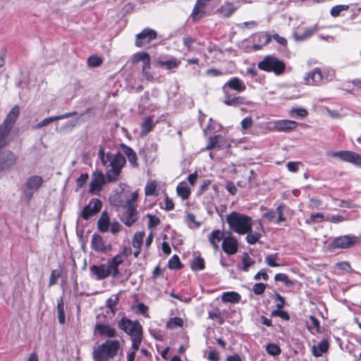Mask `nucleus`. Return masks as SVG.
I'll return each mask as SVG.
<instances>
[{"label":"nucleus","mask_w":361,"mask_h":361,"mask_svg":"<svg viewBox=\"0 0 361 361\" xmlns=\"http://www.w3.org/2000/svg\"><path fill=\"white\" fill-rule=\"evenodd\" d=\"M349 8L348 5H336L331 8L330 14L333 17H338L342 11H347Z\"/></svg>","instance_id":"obj_49"},{"label":"nucleus","mask_w":361,"mask_h":361,"mask_svg":"<svg viewBox=\"0 0 361 361\" xmlns=\"http://www.w3.org/2000/svg\"><path fill=\"white\" fill-rule=\"evenodd\" d=\"M209 318L216 321L219 324H222L224 322V319L221 316V311L219 308H214L208 312Z\"/></svg>","instance_id":"obj_43"},{"label":"nucleus","mask_w":361,"mask_h":361,"mask_svg":"<svg viewBox=\"0 0 361 361\" xmlns=\"http://www.w3.org/2000/svg\"><path fill=\"white\" fill-rule=\"evenodd\" d=\"M96 213L93 212V210L90 208V207L87 204L85 206L82 211L81 212V216L85 219L87 220L90 217H92L93 215H94Z\"/></svg>","instance_id":"obj_57"},{"label":"nucleus","mask_w":361,"mask_h":361,"mask_svg":"<svg viewBox=\"0 0 361 361\" xmlns=\"http://www.w3.org/2000/svg\"><path fill=\"white\" fill-rule=\"evenodd\" d=\"M142 75L149 81H152L154 79L153 75L150 72V63L147 61L145 64L142 65Z\"/></svg>","instance_id":"obj_51"},{"label":"nucleus","mask_w":361,"mask_h":361,"mask_svg":"<svg viewBox=\"0 0 361 361\" xmlns=\"http://www.w3.org/2000/svg\"><path fill=\"white\" fill-rule=\"evenodd\" d=\"M75 114H76V112L73 111V112H71V113H66L64 114L59 115V116L48 117V118H46L44 120H42L41 122H39V123H37L36 125L33 126L32 127V128L33 130L40 129V128H42L44 126H48L49 124H50L51 123H52L54 121H59V120L67 118L73 116H74Z\"/></svg>","instance_id":"obj_20"},{"label":"nucleus","mask_w":361,"mask_h":361,"mask_svg":"<svg viewBox=\"0 0 361 361\" xmlns=\"http://www.w3.org/2000/svg\"><path fill=\"white\" fill-rule=\"evenodd\" d=\"M147 217L148 218V220H149V221H148V226L149 228L156 227L160 223L159 219L157 216H154V215L147 214Z\"/></svg>","instance_id":"obj_59"},{"label":"nucleus","mask_w":361,"mask_h":361,"mask_svg":"<svg viewBox=\"0 0 361 361\" xmlns=\"http://www.w3.org/2000/svg\"><path fill=\"white\" fill-rule=\"evenodd\" d=\"M265 289L266 285L263 283H257L252 287V290L256 295H262Z\"/></svg>","instance_id":"obj_60"},{"label":"nucleus","mask_w":361,"mask_h":361,"mask_svg":"<svg viewBox=\"0 0 361 361\" xmlns=\"http://www.w3.org/2000/svg\"><path fill=\"white\" fill-rule=\"evenodd\" d=\"M154 126V123L152 117L148 116L145 118L144 121L141 126L140 135L142 136H145L153 129Z\"/></svg>","instance_id":"obj_32"},{"label":"nucleus","mask_w":361,"mask_h":361,"mask_svg":"<svg viewBox=\"0 0 361 361\" xmlns=\"http://www.w3.org/2000/svg\"><path fill=\"white\" fill-rule=\"evenodd\" d=\"M329 349V342L326 339H323L317 345L312 347V354L315 357H319L323 353H326Z\"/></svg>","instance_id":"obj_29"},{"label":"nucleus","mask_w":361,"mask_h":361,"mask_svg":"<svg viewBox=\"0 0 361 361\" xmlns=\"http://www.w3.org/2000/svg\"><path fill=\"white\" fill-rule=\"evenodd\" d=\"M118 326L130 336L132 348L137 350L142 339V328L140 323L123 317L118 322Z\"/></svg>","instance_id":"obj_3"},{"label":"nucleus","mask_w":361,"mask_h":361,"mask_svg":"<svg viewBox=\"0 0 361 361\" xmlns=\"http://www.w3.org/2000/svg\"><path fill=\"white\" fill-rule=\"evenodd\" d=\"M20 114V108L18 105L14 106L7 114L2 125H5L12 129L16 119Z\"/></svg>","instance_id":"obj_24"},{"label":"nucleus","mask_w":361,"mask_h":361,"mask_svg":"<svg viewBox=\"0 0 361 361\" xmlns=\"http://www.w3.org/2000/svg\"><path fill=\"white\" fill-rule=\"evenodd\" d=\"M274 279L276 281H281L286 286L293 284V282L290 281L288 276L285 274H276L274 276Z\"/></svg>","instance_id":"obj_55"},{"label":"nucleus","mask_w":361,"mask_h":361,"mask_svg":"<svg viewBox=\"0 0 361 361\" xmlns=\"http://www.w3.org/2000/svg\"><path fill=\"white\" fill-rule=\"evenodd\" d=\"M177 194L180 196L183 200H187L189 198L191 191L188 188L187 183L181 182L180 183L176 188Z\"/></svg>","instance_id":"obj_33"},{"label":"nucleus","mask_w":361,"mask_h":361,"mask_svg":"<svg viewBox=\"0 0 361 361\" xmlns=\"http://www.w3.org/2000/svg\"><path fill=\"white\" fill-rule=\"evenodd\" d=\"M326 156L329 157L338 158L341 160L361 166V155L351 151L341 150L338 152L329 151Z\"/></svg>","instance_id":"obj_7"},{"label":"nucleus","mask_w":361,"mask_h":361,"mask_svg":"<svg viewBox=\"0 0 361 361\" xmlns=\"http://www.w3.org/2000/svg\"><path fill=\"white\" fill-rule=\"evenodd\" d=\"M124 262L122 255H116L109 258L106 265L113 278H117L120 275L118 267Z\"/></svg>","instance_id":"obj_15"},{"label":"nucleus","mask_w":361,"mask_h":361,"mask_svg":"<svg viewBox=\"0 0 361 361\" xmlns=\"http://www.w3.org/2000/svg\"><path fill=\"white\" fill-rule=\"evenodd\" d=\"M91 276L97 281H101L111 276L106 264H101L99 265H92L90 267Z\"/></svg>","instance_id":"obj_13"},{"label":"nucleus","mask_w":361,"mask_h":361,"mask_svg":"<svg viewBox=\"0 0 361 361\" xmlns=\"http://www.w3.org/2000/svg\"><path fill=\"white\" fill-rule=\"evenodd\" d=\"M94 331L95 333L108 338H114L117 335L116 329L106 324L97 323L94 326Z\"/></svg>","instance_id":"obj_19"},{"label":"nucleus","mask_w":361,"mask_h":361,"mask_svg":"<svg viewBox=\"0 0 361 361\" xmlns=\"http://www.w3.org/2000/svg\"><path fill=\"white\" fill-rule=\"evenodd\" d=\"M274 302L278 309H282L285 304L283 298L277 293L274 295Z\"/></svg>","instance_id":"obj_62"},{"label":"nucleus","mask_w":361,"mask_h":361,"mask_svg":"<svg viewBox=\"0 0 361 361\" xmlns=\"http://www.w3.org/2000/svg\"><path fill=\"white\" fill-rule=\"evenodd\" d=\"M226 145L224 137L221 135H217L210 137L209 143L205 147L206 150H211L214 148H223Z\"/></svg>","instance_id":"obj_26"},{"label":"nucleus","mask_w":361,"mask_h":361,"mask_svg":"<svg viewBox=\"0 0 361 361\" xmlns=\"http://www.w3.org/2000/svg\"><path fill=\"white\" fill-rule=\"evenodd\" d=\"M11 128L5 125L0 126V147H3L8 142V135Z\"/></svg>","instance_id":"obj_35"},{"label":"nucleus","mask_w":361,"mask_h":361,"mask_svg":"<svg viewBox=\"0 0 361 361\" xmlns=\"http://www.w3.org/2000/svg\"><path fill=\"white\" fill-rule=\"evenodd\" d=\"M224 233L219 229L214 230L209 235V241L215 250H219V243L224 240Z\"/></svg>","instance_id":"obj_27"},{"label":"nucleus","mask_w":361,"mask_h":361,"mask_svg":"<svg viewBox=\"0 0 361 361\" xmlns=\"http://www.w3.org/2000/svg\"><path fill=\"white\" fill-rule=\"evenodd\" d=\"M277 260H279V255L277 253L268 255L264 259L266 264L271 267L280 266V264L276 262Z\"/></svg>","instance_id":"obj_47"},{"label":"nucleus","mask_w":361,"mask_h":361,"mask_svg":"<svg viewBox=\"0 0 361 361\" xmlns=\"http://www.w3.org/2000/svg\"><path fill=\"white\" fill-rule=\"evenodd\" d=\"M144 237H145L144 232L141 231V232L135 233L134 234L133 241H132L133 247L135 249H140V247L142 245Z\"/></svg>","instance_id":"obj_42"},{"label":"nucleus","mask_w":361,"mask_h":361,"mask_svg":"<svg viewBox=\"0 0 361 361\" xmlns=\"http://www.w3.org/2000/svg\"><path fill=\"white\" fill-rule=\"evenodd\" d=\"M263 231L264 230L262 224L259 222L258 226L256 227L255 230L253 231L251 228L250 230L247 233H246L247 243L250 245L255 244L262 237Z\"/></svg>","instance_id":"obj_22"},{"label":"nucleus","mask_w":361,"mask_h":361,"mask_svg":"<svg viewBox=\"0 0 361 361\" xmlns=\"http://www.w3.org/2000/svg\"><path fill=\"white\" fill-rule=\"evenodd\" d=\"M298 123L291 120H279L274 122V127L278 131L288 132L295 129Z\"/></svg>","instance_id":"obj_21"},{"label":"nucleus","mask_w":361,"mask_h":361,"mask_svg":"<svg viewBox=\"0 0 361 361\" xmlns=\"http://www.w3.org/2000/svg\"><path fill=\"white\" fill-rule=\"evenodd\" d=\"M126 209V214H123V221L126 225L130 226L136 221L137 211L135 208L130 207Z\"/></svg>","instance_id":"obj_30"},{"label":"nucleus","mask_w":361,"mask_h":361,"mask_svg":"<svg viewBox=\"0 0 361 361\" xmlns=\"http://www.w3.org/2000/svg\"><path fill=\"white\" fill-rule=\"evenodd\" d=\"M266 351L268 354L276 356L279 355L281 350L279 345L274 343H269L266 346Z\"/></svg>","instance_id":"obj_50"},{"label":"nucleus","mask_w":361,"mask_h":361,"mask_svg":"<svg viewBox=\"0 0 361 361\" xmlns=\"http://www.w3.org/2000/svg\"><path fill=\"white\" fill-rule=\"evenodd\" d=\"M134 61H136V62L142 61H143V64H145L147 61L150 63L149 56L146 52L137 53L135 55Z\"/></svg>","instance_id":"obj_56"},{"label":"nucleus","mask_w":361,"mask_h":361,"mask_svg":"<svg viewBox=\"0 0 361 361\" xmlns=\"http://www.w3.org/2000/svg\"><path fill=\"white\" fill-rule=\"evenodd\" d=\"M207 6V4L204 3L200 0H197L196 1V4L193 8L192 12L190 16V17L192 18V20H197L204 16L205 8Z\"/></svg>","instance_id":"obj_25"},{"label":"nucleus","mask_w":361,"mask_h":361,"mask_svg":"<svg viewBox=\"0 0 361 361\" xmlns=\"http://www.w3.org/2000/svg\"><path fill=\"white\" fill-rule=\"evenodd\" d=\"M259 42L264 40V45H267L270 43L271 39L273 38V35H271L269 32H261L257 35Z\"/></svg>","instance_id":"obj_58"},{"label":"nucleus","mask_w":361,"mask_h":361,"mask_svg":"<svg viewBox=\"0 0 361 361\" xmlns=\"http://www.w3.org/2000/svg\"><path fill=\"white\" fill-rule=\"evenodd\" d=\"M157 63L160 66H164L166 67V68L171 70L178 67L180 64V61L175 58H171L166 61L158 60Z\"/></svg>","instance_id":"obj_38"},{"label":"nucleus","mask_w":361,"mask_h":361,"mask_svg":"<svg viewBox=\"0 0 361 361\" xmlns=\"http://www.w3.org/2000/svg\"><path fill=\"white\" fill-rule=\"evenodd\" d=\"M221 247L226 254L233 255L238 252V240L233 236H226L223 240Z\"/></svg>","instance_id":"obj_16"},{"label":"nucleus","mask_w":361,"mask_h":361,"mask_svg":"<svg viewBox=\"0 0 361 361\" xmlns=\"http://www.w3.org/2000/svg\"><path fill=\"white\" fill-rule=\"evenodd\" d=\"M105 183V177L102 172H94L90 183L89 192L97 194L101 191Z\"/></svg>","instance_id":"obj_14"},{"label":"nucleus","mask_w":361,"mask_h":361,"mask_svg":"<svg viewBox=\"0 0 361 361\" xmlns=\"http://www.w3.org/2000/svg\"><path fill=\"white\" fill-rule=\"evenodd\" d=\"M122 353L121 341L117 339H108L94 348V361H109Z\"/></svg>","instance_id":"obj_2"},{"label":"nucleus","mask_w":361,"mask_h":361,"mask_svg":"<svg viewBox=\"0 0 361 361\" xmlns=\"http://www.w3.org/2000/svg\"><path fill=\"white\" fill-rule=\"evenodd\" d=\"M226 87L238 92H243L246 90V85L243 80L237 77H233L228 80L222 87L224 93H228Z\"/></svg>","instance_id":"obj_17"},{"label":"nucleus","mask_w":361,"mask_h":361,"mask_svg":"<svg viewBox=\"0 0 361 361\" xmlns=\"http://www.w3.org/2000/svg\"><path fill=\"white\" fill-rule=\"evenodd\" d=\"M359 237L354 235H344L334 238L329 244L332 249H347L359 243Z\"/></svg>","instance_id":"obj_6"},{"label":"nucleus","mask_w":361,"mask_h":361,"mask_svg":"<svg viewBox=\"0 0 361 361\" xmlns=\"http://www.w3.org/2000/svg\"><path fill=\"white\" fill-rule=\"evenodd\" d=\"M168 267L170 269H178L182 267L181 262L178 255H173L168 262Z\"/></svg>","instance_id":"obj_48"},{"label":"nucleus","mask_w":361,"mask_h":361,"mask_svg":"<svg viewBox=\"0 0 361 361\" xmlns=\"http://www.w3.org/2000/svg\"><path fill=\"white\" fill-rule=\"evenodd\" d=\"M224 103L227 106H238L240 105H250L252 102L249 101L245 97L234 96L229 93H225Z\"/></svg>","instance_id":"obj_18"},{"label":"nucleus","mask_w":361,"mask_h":361,"mask_svg":"<svg viewBox=\"0 0 361 361\" xmlns=\"http://www.w3.org/2000/svg\"><path fill=\"white\" fill-rule=\"evenodd\" d=\"M16 155L10 151L0 153V173L11 169L16 164Z\"/></svg>","instance_id":"obj_10"},{"label":"nucleus","mask_w":361,"mask_h":361,"mask_svg":"<svg viewBox=\"0 0 361 361\" xmlns=\"http://www.w3.org/2000/svg\"><path fill=\"white\" fill-rule=\"evenodd\" d=\"M121 148L123 154L127 157L129 163L133 167H137L138 166L137 162V154L130 147L122 144Z\"/></svg>","instance_id":"obj_28"},{"label":"nucleus","mask_w":361,"mask_h":361,"mask_svg":"<svg viewBox=\"0 0 361 361\" xmlns=\"http://www.w3.org/2000/svg\"><path fill=\"white\" fill-rule=\"evenodd\" d=\"M88 205L93 210V212H94L97 214L100 211L102 206V203L99 199L94 198L90 202Z\"/></svg>","instance_id":"obj_54"},{"label":"nucleus","mask_w":361,"mask_h":361,"mask_svg":"<svg viewBox=\"0 0 361 361\" xmlns=\"http://www.w3.org/2000/svg\"><path fill=\"white\" fill-rule=\"evenodd\" d=\"M255 260L250 257V255L245 252L242 257V270L243 271H247L249 268L255 264Z\"/></svg>","instance_id":"obj_44"},{"label":"nucleus","mask_w":361,"mask_h":361,"mask_svg":"<svg viewBox=\"0 0 361 361\" xmlns=\"http://www.w3.org/2000/svg\"><path fill=\"white\" fill-rule=\"evenodd\" d=\"M43 183V178L39 176L29 177L24 185V193L30 200L35 192L37 191Z\"/></svg>","instance_id":"obj_8"},{"label":"nucleus","mask_w":361,"mask_h":361,"mask_svg":"<svg viewBox=\"0 0 361 361\" xmlns=\"http://www.w3.org/2000/svg\"><path fill=\"white\" fill-rule=\"evenodd\" d=\"M110 221L108 214L106 212H103L97 221L98 229L101 232H106L109 229Z\"/></svg>","instance_id":"obj_31"},{"label":"nucleus","mask_w":361,"mask_h":361,"mask_svg":"<svg viewBox=\"0 0 361 361\" xmlns=\"http://www.w3.org/2000/svg\"><path fill=\"white\" fill-rule=\"evenodd\" d=\"M57 317L59 322L63 324L66 322L64 302L62 297L57 299Z\"/></svg>","instance_id":"obj_36"},{"label":"nucleus","mask_w":361,"mask_h":361,"mask_svg":"<svg viewBox=\"0 0 361 361\" xmlns=\"http://www.w3.org/2000/svg\"><path fill=\"white\" fill-rule=\"evenodd\" d=\"M99 157L102 164L105 166H111V169L106 173L109 181H116L121 173L122 168L126 164V159L121 153L105 154L103 147L99 149Z\"/></svg>","instance_id":"obj_1"},{"label":"nucleus","mask_w":361,"mask_h":361,"mask_svg":"<svg viewBox=\"0 0 361 361\" xmlns=\"http://www.w3.org/2000/svg\"><path fill=\"white\" fill-rule=\"evenodd\" d=\"M236 8L230 2H225L219 9L218 12L224 17H229Z\"/></svg>","instance_id":"obj_37"},{"label":"nucleus","mask_w":361,"mask_h":361,"mask_svg":"<svg viewBox=\"0 0 361 361\" xmlns=\"http://www.w3.org/2000/svg\"><path fill=\"white\" fill-rule=\"evenodd\" d=\"M90 243L92 249L101 254H107L113 248L111 243H106L103 238L97 233L92 235Z\"/></svg>","instance_id":"obj_9"},{"label":"nucleus","mask_w":361,"mask_h":361,"mask_svg":"<svg viewBox=\"0 0 361 361\" xmlns=\"http://www.w3.org/2000/svg\"><path fill=\"white\" fill-rule=\"evenodd\" d=\"M258 68L262 71L274 72L276 75H280L283 73L286 66L283 61L276 57L267 56L258 63Z\"/></svg>","instance_id":"obj_5"},{"label":"nucleus","mask_w":361,"mask_h":361,"mask_svg":"<svg viewBox=\"0 0 361 361\" xmlns=\"http://www.w3.org/2000/svg\"><path fill=\"white\" fill-rule=\"evenodd\" d=\"M323 221H326V218L322 213H314L312 214L309 219L306 220L307 224H312L314 223H320Z\"/></svg>","instance_id":"obj_46"},{"label":"nucleus","mask_w":361,"mask_h":361,"mask_svg":"<svg viewBox=\"0 0 361 361\" xmlns=\"http://www.w3.org/2000/svg\"><path fill=\"white\" fill-rule=\"evenodd\" d=\"M190 267L194 271H200L204 269V260L201 257H197L190 261Z\"/></svg>","instance_id":"obj_40"},{"label":"nucleus","mask_w":361,"mask_h":361,"mask_svg":"<svg viewBox=\"0 0 361 361\" xmlns=\"http://www.w3.org/2000/svg\"><path fill=\"white\" fill-rule=\"evenodd\" d=\"M221 300L224 302L237 303L240 300V295L236 292H225L223 293Z\"/></svg>","instance_id":"obj_34"},{"label":"nucleus","mask_w":361,"mask_h":361,"mask_svg":"<svg viewBox=\"0 0 361 361\" xmlns=\"http://www.w3.org/2000/svg\"><path fill=\"white\" fill-rule=\"evenodd\" d=\"M183 320L179 317H173L167 322V327L169 329H175L183 326Z\"/></svg>","instance_id":"obj_52"},{"label":"nucleus","mask_w":361,"mask_h":361,"mask_svg":"<svg viewBox=\"0 0 361 361\" xmlns=\"http://www.w3.org/2000/svg\"><path fill=\"white\" fill-rule=\"evenodd\" d=\"M157 33L154 30L145 28L136 35L135 46L142 47L157 38Z\"/></svg>","instance_id":"obj_12"},{"label":"nucleus","mask_w":361,"mask_h":361,"mask_svg":"<svg viewBox=\"0 0 361 361\" xmlns=\"http://www.w3.org/2000/svg\"><path fill=\"white\" fill-rule=\"evenodd\" d=\"M138 197V193L133 192L131 194V197L126 201V208H135L134 203Z\"/></svg>","instance_id":"obj_63"},{"label":"nucleus","mask_w":361,"mask_h":361,"mask_svg":"<svg viewBox=\"0 0 361 361\" xmlns=\"http://www.w3.org/2000/svg\"><path fill=\"white\" fill-rule=\"evenodd\" d=\"M310 324L308 325V329L312 334L320 333V324L319 320L314 316L310 317Z\"/></svg>","instance_id":"obj_41"},{"label":"nucleus","mask_w":361,"mask_h":361,"mask_svg":"<svg viewBox=\"0 0 361 361\" xmlns=\"http://www.w3.org/2000/svg\"><path fill=\"white\" fill-rule=\"evenodd\" d=\"M87 63L90 67H98L102 65V59L97 56H91L87 59Z\"/></svg>","instance_id":"obj_53"},{"label":"nucleus","mask_w":361,"mask_h":361,"mask_svg":"<svg viewBox=\"0 0 361 361\" xmlns=\"http://www.w3.org/2000/svg\"><path fill=\"white\" fill-rule=\"evenodd\" d=\"M317 30L318 28L316 25L305 27L302 32H300V28H298L294 31L293 36L296 41H304L313 35Z\"/></svg>","instance_id":"obj_23"},{"label":"nucleus","mask_w":361,"mask_h":361,"mask_svg":"<svg viewBox=\"0 0 361 361\" xmlns=\"http://www.w3.org/2000/svg\"><path fill=\"white\" fill-rule=\"evenodd\" d=\"M185 221L190 228H196L200 226L201 224L196 221L195 216L192 213L185 215Z\"/></svg>","instance_id":"obj_45"},{"label":"nucleus","mask_w":361,"mask_h":361,"mask_svg":"<svg viewBox=\"0 0 361 361\" xmlns=\"http://www.w3.org/2000/svg\"><path fill=\"white\" fill-rule=\"evenodd\" d=\"M300 165L302 164L299 161H289L287 163L286 166L289 171L296 172Z\"/></svg>","instance_id":"obj_64"},{"label":"nucleus","mask_w":361,"mask_h":361,"mask_svg":"<svg viewBox=\"0 0 361 361\" xmlns=\"http://www.w3.org/2000/svg\"><path fill=\"white\" fill-rule=\"evenodd\" d=\"M290 114H295L297 117L304 118L307 115V111L303 108H293L290 111Z\"/></svg>","instance_id":"obj_61"},{"label":"nucleus","mask_w":361,"mask_h":361,"mask_svg":"<svg viewBox=\"0 0 361 361\" xmlns=\"http://www.w3.org/2000/svg\"><path fill=\"white\" fill-rule=\"evenodd\" d=\"M303 81L307 85H320L324 83V74L319 68H315L304 75Z\"/></svg>","instance_id":"obj_11"},{"label":"nucleus","mask_w":361,"mask_h":361,"mask_svg":"<svg viewBox=\"0 0 361 361\" xmlns=\"http://www.w3.org/2000/svg\"><path fill=\"white\" fill-rule=\"evenodd\" d=\"M158 185L156 181H149L147 183L145 192L147 196H157L159 195L158 192Z\"/></svg>","instance_id":"obj_39"},{"label":"nucleus","mask_w":361,"mask_h":361,"mask_svg":"<svg viewBox=\"0 0 361 361\" xmlns=\"http://www.w3.org/2000/svg\"><path fill=\"white\" fill-rule=\"evenodd\" d=\"M226 221L230 228L240 235L246 234L252 226L251 217L236 212H233L228 214L226 216Z\"/></svg>","instance_id":"obj_4"}]
</instances>
